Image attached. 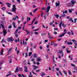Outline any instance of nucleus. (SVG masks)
<instances>
[{"instance_id": "nucleus-1", "label": "nucleus", "mask_w": 77, "mask_h": 77, "mask_svg": "<svg viewBox=\"0 0 77 77\" xmlns=\"http://www.w3.org/2000/svg\"><path fill=\"white\" fill-rule=\"evenodd\" d=\"M12 12H14L15 14H17L15 12H16V11H17V8H16V6L15 5H13V8L12 9Z\"/></svg>"}, {"instance_id": "nucleus-2", "label": "nucleus", "mask_w": 77, "mask_h": 77, "mask_svg": "<svg viewBox=\"0 0 77 77\" xmlns=\"http://www.w3.org/2000/svg\"><path fill=\"white\" fill-rule=\"evenodd\" d=\"M14 38H13L12 37H10L7 38V41L8 42H12L14 41Z\"/></svg>"}, {"instance_id": "nucleus-3", "label": "nucleus", "mask_w": 77, "mask_h": 77, "mask_svg": "<svg viewBox=\"0 0 77 77\" xmlns=\"http://www.w3.org/2000/svg\"><path fill=\"white\" fill-rule=\"evenodd\" d=\"M64 32L63 33L59 35L58 36L59 37H62V36H64V35H65V34L66 33V29H64Z\"/></svg>"}, {"instance_id": "nucleus-4", "label": "nucleus", "mask_w": 77, "mask_h": 77, "mask_svg": "<svg viewBox=\"0 0 77 77\" xmlns=\"http://www.w3.org/2000/svg\"><path fill=\"white\" fill-rule=\"evenodd\" d=\"M70 3H72V6H74V4H75L76 3V1H75V0H72L70 2Z\"/></svg>"}, {"instance_id": "nucleus-5", "label": "nucleus", "mask_w": 77, "mask_h": 77, "mask_svg": "<svg viewBox=\"0 0 77 77\" xmlns=\"http://www.w3.org/2000/svg\"><path fill=\"white\" fill-rule=\"evenodd\" d=\"M3 33L4 36H5L7 34V32H6V29H3Z\"/></svg>"}, {"instance_id": "nucleus-6", "label": "nucleus", "mask_w": 77, "mask_h": 77, "mask_svg": "<svg viewBox=\"0 0 77 77\" xmlns=\"http://www.w3.org/2000/svg\"><path fill=\"white\" fill-rule=\"evenodd\" d=\"M51 8V7L50 6H48L47 8V11H46V12L48 13L49 12L50 9Z\"/></svg>"}, {"instance_id": "nucleus-7", "label": "nucleus", "mask_w": 77, "mask_h": 77, "mask_svg": "<svg viewBox=\"0 0 77 77\" xmlns=\"http://www.w3.org/2000/svg\"><path fill=\"white\" fill-rule=\"evenodd\" d=\"M23 44L24 45H27V43L26 42H25L24 41H23Z\"/></svg>"}, {"instance_id": "nucleus-8", "label": "nucleus", "mask_w": 77, "mask_h": 77, "mask_svg": "<svg viewBox=\"0 0 77 77\" xmlns=\"http://www.w3.org/2000/svg\"><path fill=\"white\" fill-rule=\"evenodd\" d=\"M67 6H69V7H71L72 6L73 7V5H72V4H71L70 3H69L67 4Z\"/></svg>"}, {"instance_id": "nucleus-9", "label": "nucleus", "mask_w": 77, "mask_h": 77, "mask_svg": "<svg viewBox=\"0 0 77 77\" xmlns=\"http://www.w3.org/2000/svg\"><path fill=\"white\" fill-rule=\"evenodd\" d=\"M63 23V22H61L60 23L59 26L60 27V29H62V27H61V26H62V24Z\"/></svg>"}, {"instance_id": "nucleus-10", "label": "nucleus", "mask_w": 77, "mask_h": 77, "mask_svg": "<svg viewBox=\"0 0 77 77\" xmlns=\"http://www.w3.org/2000/svg\"><path fill=\"white\" fill-rule=\"evenodd\" d=\"M9 74L6 75V77H8V76H9L11 75V73H12V72L10 71L8 72Z\"/></svg>"}, {"instance_id": "nucleus-11", "label": "nucleus", "mask_w": 77, "mask_h": 77, "mask_svg": "<svg viewBox=\"0 0 77 77\" xmlns=\"http://www.w3.org/2000/svg\"><path fill=\"white\" fill-rule=\"evenodd\" d=\"M41 58L39 57L36 59V60L37 62H40V61H41Z\"/></svg>"}, {"instance_id": "nucleus-12", "label": "nucleus", "mask_w": 77, "mask_h": 77, "mask_svg": "<svg viewBox=\"0 0 77 77\" xmlns=\"http://www.w3.org/2000/svg\"><path fill=\"white\" fill-rule=\"evenodd\" d=\"M32 66H33V68L34 70L36 69V66H35V65H32Z\"/></svg>"}, {"instance_id": "nucleus-13", "label": "nucleus", "mask_w": 77, "mask_h": 77, "mask_svg": "<svg viewBox=\"0 0 77 77\" xmlns=\"http://www.w3.org/2000/svg\"><path fill=\"white\" fill-rule=\"evenodd\" d=\"M56 7H57L58 6H60V3H57L56 2Z\"/></svg>"}, {"instance_id": "nucleus-14", "label": "nucleus", "mask_w": 77, "mask_h": 77, "mask_svg": "<svg viewBox=\"0 0 77 77\" xmlns=\"http://www.w3.org/2000/svg\"><path fill=\"white\" fill-rule=\"evenodd\" d=\"M54 16H55V17H56V18H59V14H55Z\"/></svg>"}, {"instance_id": "nucleus-15", "label": "nucleus", "mask_w": 77, "mask_h": 77, "mask_svg": "<svg viewBox=\"0 0 77 77\" xmlns=\"http://www.w3.org/2000/svg\"><path fill=\"white\" fill-rule=\"evenodd\" d=\"M19 71V69H18V67H17L15 70V72H18Z\"/></svg>"}, {"instance_id": "nucleus-16", "label": "nucleus", "mask_w": 77, "mask_h": 77, "mask_svg": "<svg viewBox=\"0 0 77 77\" xmlns=\"http://www.w3.org/2000/svg\"><path fill=\"white\" fill-rule=\"evenodd\" d=\"M33 57H38V55L36 54H34L33 55Z\"/></svg>"}, {"instance_id": "nucleus-17", "label": "nucleus", "mask_w": 77, "mask_h": 77, "mask_svg": "<svg viewBox=\"0 0 77 77\" xmlns=\"http://www.w3.org/2000/svg\"><path fill=\"white\" fill-rule=\"evenodd\" d=\"M69 21L72 22V23H74V21L72 20V18H70L69 19Z\"/></svg>"}, {"instance_id": "nucleus-18", "label": "nucleus", "mask_w": 77, "mask_h": 77, "mask_svg": "<svg viewBox=\"0 0 77 77\" xmlns=\"http://www.w3.org/2000/svg\"><path fill=\"white\" fill-rule=\"evenodd\" d=\"M45 75V73H44V72H42V73L41 75L42 77H44V75Z\"/></svg>"}, {"instance_id": "nucleus-19", "label": "nucleus", "mask_w": 77, "mask_h": 77, "mask_svg": "<svg viewBox=\"0 0 77 77\" xmlns=\"http://www.w3.org/2000/svg\"><path fill=\"white\" fill-rule=\"evenodd\" d=\"M63 72H64V74H65L66 76H67V73H66V72L65 70H63Z\"/></svg>"}, {"instance_id": "nucleus-20", "label": "nucleus", "mask_w": 77, "mask_h": 77, "mask_svg": "<svg viewBox=\"0 0 77 77\" xmlns=\"http://www.w3.org/2000/svg\"><path fill=\"white\" fill-rule=\"evenodd\" d=\"M6 7H3L2 8V10H3V11H5V10H6Z\"/></svg>"}, {"instance_id": "nucleus-21", "label": "nucleus", "mask_w": 77, "mask_h": 77, "mask_svg": "<svg viewBox=\"0 0 77 77\" xmlns=\"http://www.w3.org/2000/svg\"><path fill=\"white\" fill-rule=\"evenodd\" d=\"M67 44H69V45H72V43L71 42H68Z\"/></svg>"}, {"instance_id": "nucleus-22", "label": "nucleus", "mask_w": 77, "mask_h": 77, "mask_svg": "<svg viewBox=\"0 0 77 77\" xmlns=\"http://www.w3.org/2000/svg\"><path fill=\"white\" fill-rule=\"evenodd\" d=\"M59 53H60V54H62V53H63V51L62 50H60V51H59Z\"/></svg>"}, {"instance_id": "nucleus-23", "label": "nucleus", "mask_w": 77, "mask_h": 77, "mask_svg": "<svg viewBox=\"0 0 77 77\" xmlns=\"http://www.w3.org/2000/svg\"><path fill=\"white\" fill-rule=\"evenodd\" d=\"M23 30H24V31H25V32H26V33H27V35H28V34H29V32L28 31V30H25L24 29Z\"/></svg>"}, {"instance_id": "nucleus-24", "label": "nucleus", "mask_w": 77, "mask_h": 77, "mask_svg": "<svg viewBox=\"0 0 77 77\" xmlns=\"http://www.w3.org/2000/svg\"><path fill=\"white\" fill-rule=\"evenodd\" d=\"M12 48H11L9 49V50L8 51V53H9V52H11V51H12Z\"/></svg>"}, {"instance_id": "nucleus-25", "label": "nucleus", "mask_w": 77, "mask_h": 77, "mask_svg": "<svg viewBox=\"0 0 77 77\" xmlns=\"http://www.w3.org/2000/svg\"><path fill=\"white\" fill-rule=\"evenodd\" d=\"M38 11V8H35L34 10V11H33V12H36Z\"/></svg>"}, {"instance_id": "nucleus-26", "label": "nucleus", "mask_w": 77, "mask_h": 77, "mask_svg": "<svg viewBox=\"0 0 77 77\" xmlns=\"http://www.w3.org/2000/svg\"><path fill=\"white\" fill-rule=\"evenodd\" d=\"M18 28H17V29L16 30V31H15V33L17 34V32L18 31Z\"/></svg>"}, {"instance_id": "nucleus-27", "label": "nucleus", "mask_w": 77, "mask_h": 77, "mask_svg": "<svg viewBox=\"0 0 77 77\" xmlns=\"http://www.w3.org/2000/svg\"><path fill=\"white\" fill-rule=\"evenodd\" d=\"M16 20H17L16 17H14L12 19V20H13V21H15Z\"/></svg>"}, {"instance_id": "nucleus-28", "label": "nucleus", "mask_w": 77, "mask_h": 77, "mask_svg": "<svg viewBox=\"0 0 77 77\" xmlns=\"http://www.w3.org/2000/svg\"><path fill=\"white\" fill-rule=\"evenodd\" d=\"M71 32L72 35H74V32H73V31H72V30H71Z\"/></svg>"}, {"instance_id": "nucleus-29", "label": "nucleus", "mask_w": 77, "mask_h": 77, "mask_svg": "<svg viewBox=\"0 0 77 77\" xmlns=\"http://www.w3.org/2000/svg\"><path fill=\"white\" fill-rule=\"evenodd\" d=\"M68 73L70 75H72V74L71 73V72L70 71V70H69L68 71Z\"/></svg>"}, {"instance_id": "nucleus-30", "label": "nucleus", "mask_w": 77, "mask_h": 77, "mask_svg": "<svg viewBox=\"0 0 77 77\" xmlns=\"http://www.w3.org/2000/svg\"><path fill=\"white\" fill-rule=\"evenodd\" d=\"M48 36L49 38H51V35L50 34V33H48Z\"/></svg>"}, {"instance_id": "nucleus-31", "label": "nucleus", "mask_w": 77, "mask_h": 77, "mask_svg": "<svg viewBox=\"0 0 77 77\" xmlns=\"http://www.w3.org/2000/svg\"><path fill=\"white\" fill-rule=\"evenodd\" d=\"M66 16V14H63L61 16V17H65Z\"/></svg>"}, {"instance_id": "nucleus-32", "label": "nucleus", "mask_w": 77, "mask_h": 77, "mask_svg": "<svg viewBox=\"0 0 77 77\" xmlns=\"http://www.w3.org/2000/svg\"><path fill=\"white\" fill-rule=\"evenodd\" d=\"M3 50H2L1 51V53H0L1 55H3Z\"/></svg>"}, {"instance_id": "nucleus-33", "label": "nucleus", "mask_w": 77, "mask_h": 77, "mask_svg": "<svg viewBox=\"0 0 77 77\" xmlns=\"http://www.w3.org/2000/svg\"><path fill=\"white\" fill-rule=\"evenodd\" d=\"M32 54V52H29V56H31V55Z\"/></svg>"}, {"instance_id": "nucleus-34", "label": "nucleus", "mask_w": 77, "mask_h": 77, "mask_svg": "<svg viewBox=\"0 0 77 77\" xmlns=\"http://www.w3.org/2000/svg\"><path fill=\"white\" fill-rule=\"evenodd\" d=\"M35 60V58H32V59H31V61L32 62H33V61H34V60Z\"/></svg>"}, {"instance_id": "nucleus-35", "label": "nucleus", "mask_w": 77, "mask_h": 77, "mask_svg": "<svg viewBox=\"0 0 77 77\" xmlns=\"http://www.w3.org/2000/svg\"><path fill=\"white\" fill-rule=\"evenodd\" d=\"M62 26L63 27H66V25L64 24V23H63L62 24Z\"/></svg>"}, {"instance_id": "nucleus-36", "label": "nucleus", "mask_w": 77, "mask_h": 77, "mask_svg": "<svg viewBox=\"0 0 77 77\" xmlns=\"http://www.w3.org/2000/svg\"><path fill=\"white\" fill-rule=\"evenodd\" d=\"M45 35V33H42L41 34V35L42 36H44Z\"/></svg>"}, {"instance_id": "nucleus-37", "label": "nucleus", "mask_w": 77, "mask_h": 77, "mask_svg": "<svg viewBox=\"0 0 77 77\" xmlns=\"http://www.w3.org/2000/svg\"><path fill=\"white\" fill-rule=\"evenodd\" d=\"M1 26H2V27L3 28V29H5V26H3V25H2V24H1Z\"/></svg>"}, {"instance_id": "nucleus-38", "label": "nucleus", "mask_w": 77, "mask_h": 77, "mask_svg": "<svg viewBox=\"0 0 77 77\" xmlns=\"http://www.w3.org/2000/svg\"><path fill=\"white\" fill-rule=\"evenodd\" d=\"M35 20H36V18H35L34 20L32 22V24H33V23L35 21Z\"/></svg>"}, {"instance_id": "nucleus-39", "label": "nucleus", "mask_w": 77, "mask_h": 77, "mask_svg": "<svg viewBox=\"0 0 77 77\" xmlns=\"http://www.w3.org/2000/svg\"><path fill=\"white\" fill-rule=\"evenodd\" d=\"M12 24L13 26H15V22H13V23H12Z\"/></svg>"}, {"instance_id": "nucleus-40", "label": "nucleus", "mask_w": 77, "mask_h": 77, "mask_svg": "<svg viewBox=\"0 0 77 77\" xmlns=\"http://www.w3.org/2000/svg\"><path fill=\"white\" fill-rule=\"evenodd\" d=\"M54 34H55V35H57V32H55V31H54Z\"/></svg>"}, {"instance_id": "nucleus-41", "label": "nucleus", "mask_w": 77, "mask_h": 77, "mask_svg": "<svg viewBox=\"0 0 77 77\" xmlns=\"http://www.w3.org/2000/svg\"><path fill=\"white\" fill-rule=\"evenodd\" d=\"M19 53H20V51L17 50V54H19Z\"/></svg>"}, {"instance_id": "nucleus-42", "label": "nucleus", "mask_w": 77, "mask_h": 77, "mask_svg": "<svg viewBox=\"0 0 77 77\" xmlns=\"http://www.w3.org/2000/svg\"><path fill=\"white\" fill-rule=\"evenodd\" d=\"M76 21H77V19H75H75H74V23H76Z\"/></svg>"}, {"instance_id": "nucleus-43", "label": "nucleus", "mask_w": 77, "mask_h": 77, "mask_svg": "<svg viewBox=\"0 0 77 77\" xmlns=\"http://www.w3.org/2000/svg\"><path fill=\"white\" fill-rule=\"evenodd\" d=\"M71 52V51H68V50H67V52L69 53Z\"/></svg>"}, {"instance_id": "nucleus-44", "label": "nucleus", "mask_w": 77, "mask_h": 77, "mask_svg": "<svg viewBox=\"0 0 77 77\" xmlns=\"http://www.w3.org/2000/svg\"><path fill=\"white\" fill-rule=\"evenodd\" d=\"M38 23V21H36L34 23V24H37Z\"/></svg>"}, {"instance_id": "nucleus-45", "label": "nucleus", "mask_w": 77, "mask_h": 77, "mask_svg": "<svg viewBox=\"0 0 77 77\" xmlns=\"http://www.w3.org/2000/svg\"><path fill=\"white\" fill-rule=\"evenodd\" d=\"M40 71V70H36V72H39Z\"/></svg>"}, {"instance_id": "nucleus-46", "label": "nucleus", "mask_w": 77, "mask_h": 77, "mask_svg": "<svg viewBox=\"0 0 77 77\" xmlns=\"http://www.w3.org/2000/svg\"><path fill=\"white\" fill-rule=\"evenodd\" d=\"M17 2H19V3H20V0H16Z\"/></svg>"}, {"instance_id": "nucleus-47", "label": "nucleus", "mask_w": 77, "mask_h": 77, "mask_svg": "<svg viewBox=\"0 0 77 77\" xmlns=\"http://www.w3.org/2000/svg\"><path fill=\"white\" fill-rule=\"evenodd\" d=\"M71 65H72V66H75V65L72 64V63H71Z\"/></svg>"}, {"instance_id": "nucleus-48", "label": "nucleus", "mask_w": 77, "mask_h": 77, "mask_svg": "<svg viewBox=\"0 0 77 77\" xmlns=\"http://www.w3.org/2000/svg\"><path fill=\"white\" fill-rule=\"evenodd\" d=\"M24 68L25 69H27V67L26 66H25Z\"/></svg>"}, {"instance_id": "nucleus-49", "label": "nucleus", "mask_w": 77, "mask_h": 77, "mask_svg": "<svg viewBox=\"0 0 77 77\" xmlns=\"http://www.w3.org/2000/svg\"><path fill=\"white\" fill-rule=\"evenodd\" d=\"M69 12L70 13H71L72 12V10H71L70 9L69 10Z\"/></svg>"}, {"instance_id": "nucleus-50", "label": "nucleus", "mask_w": 77, "mask_h": 77, "mask_svg": "<svg viewBox=\"0 0 77 77\" xmlns=\"http://www.w3.org/2000/svg\"><path fill=\"white\" fill-rule=\"evenodd\" d=\"M19 69L20 71H23V69L21 68H20Z\"/></svg>"}, {"instance_id": "nucleus-51", "label": "nucleus", "mask_w": 77, "mask_h": 77, "mask_svg": "<svg viewBox=\"0 0 77 77\" xmlns=\"http://www.w3.org/2000/svg\"><path fill=\"white\" fill-rule=\"evenodd\" d=\"M35 34V35H38V33L37 32H34Z\"/></svg>"}, {"instance_id": "nucleus-52", "label": "nucleus", "mask_w": 77, "mask_h": 77, "mask_svg": "<svg viewBox=\"0 0 77 77\" xmlns=\"http://www.w3.org/2000/svg\"><path fill=\"white\" fill-rule=\"evenodd\" d=\"M26 55L25 57H27L28 56V55H27V53H26Z\"/></svg>"}, {"instance_id": "nucleus-53", "label": "nucleus", "mask_w": 77, "mask_h": 77, "mask_svg": "<svg viewBox=\"0 0 77 77\" xmlns=\"http://www.w3.org/2000/svg\"><path fill=\"white\" fill-rule=\"evenodd\" d=\"M41 17H43V13L42 12L41 13Z\"/></svg>"}, {"instance_id": "nucleus-54", "label": "nucleus", "mask_w": 77, "mask_h": 77, "mask_svg": "<svg viewBox=\"0 0 77 77\" xmlns=\"http://www.w3.org/2000/svg\"><path fill=\"white\" fill-rule=\"evenodd\" d=\"M32 73H33V74H35V75H37V74H36V73H35V72H34L32 71Z\"/></svg>"}, {"instance_id": "nucleus-55", "label": "nucleus", "mask_w": 77, "mask_h": 77, "mask_svg": "<svg viewBox=\"0 0 77 77\" xmlns=\"http://www.w3.org/2000/svg\"><path fill=\"white\" fill-rule=\"evenodd\" d=\"M54 57H53V62H55V60H54Z\"/></svg>"}, {"instance_id": "nucleus-56", "label": "nucleus", "mask_w": 77, "mask_h": 77, "mask_svg": "<svg viewBox=\"0 0 77 77\" xmlns=\"http://www.w3.org/2000/svg\"><path fill=\"white\" fill-rule=\"evenodd\" d=\"M9 29H11L12 28V26L11 25H10L9 27H8Z\"/></svg>"}, {"instance_id": "nucleus-57", "label": "nucleus", "mask_w": 77, "mask_h": 77, "mask_svg": "<svg viewBox=\"0 0 77 77\" xmlns=\"http://www.w3.org/2000/svg\"><path fill=\"white\" fill-rule=\"evenodd\" d=\"M44 20H46V16L45 15L44 16Z\"/></svg>"}, {"instance_id": "nucleus-58", "label": "nucleus", "mask_w": 77, "mask_h": 77, "mask_svg": "<svg viewBox=\"0 0 77 77\" xmlns=\"http://www.w3.org/2000/svg\"><path fill=\"white\" fill-rule=\"evenodd\" d=\"M15 36L17 38H18V35L16 34L15 35Z\"/></svg>"}, {"instance_id": "nucleus-59", "label": "nucleus", "mask_w": 77, "mask_h": 77, "mask_svg": "<svg viewBox=\"0 0 77 77\" xmlns=\"http://www.w3.org/2000/svg\"><path fill=\"white\" fill-rule=\"evenodd\" d=\"M6 5H11V4H10V3H6Z\"/></svg>"}, {"instance_id": "nucleus-60", "label": "nucleus", "mask_w": 77, "mask_h": 77, "mask_svg": "<svg viewBox=\"0 0 77 77\" xmlns=\"http://www.w3.org/2000/svg\"><path fill=\"white\" fill-rule=\"evenodd\" d=\"M50 25L51 26V25H53V22H51V23H50Z\"/></svg>"}, {"instance_id": "nucleus-61", "label": "nucleus", "mask_w": 77, "mask_h": 77, "mask_svg": "<svg viewBox=\"0 0 77 77\" xmlns=\"http://www.w3.org/2000/svg\"><path fill=\"white\" fill-rule=\"evenodd\" d=\"M54 30H58V29H57V28H54Z\"/></svg>"}, {"instance_id": "nucleus-62", "label": "nucleus", "mask_w": 77, "mask_h": 77, "mask_svg": "<svg viewBox=\"0 0 77 77\" xmlns=\"http://www.w3.org/2000/svg\"><path fill=\"white\" fill-rule=\"evenodd\" d=\"M40 50H42V46H40L39 48Z\"/></svg>"}, {"instance_id": "nucleus-63", "label": "nucleus", "mask_w": 77, "mask_h": 77, "mask_svg": "<svg viewBox=\"0 0 77 77\" xmlns=\"http://www.w3.org/2000/svg\"><path fill=\"white\" fill-rule=\"evenodd\" d=\"M18 76L19 77H22V76H21V74H19L18 75Z\"/></svg>"}, {"instance_id": "nucleus-64", "label": "nucleus", "mask_w": 77, "mask_h": 77, "mask_svg": "<svg viewBox=\"0 0 77 77\" xmlns=\"http://www.w3.org/2000/svg\"><path fill=\"white\" fill-rule=\"evenodd\" d=\"M57 45H57V44H54V46H57Z\"/></svg>"}]
</instances>
